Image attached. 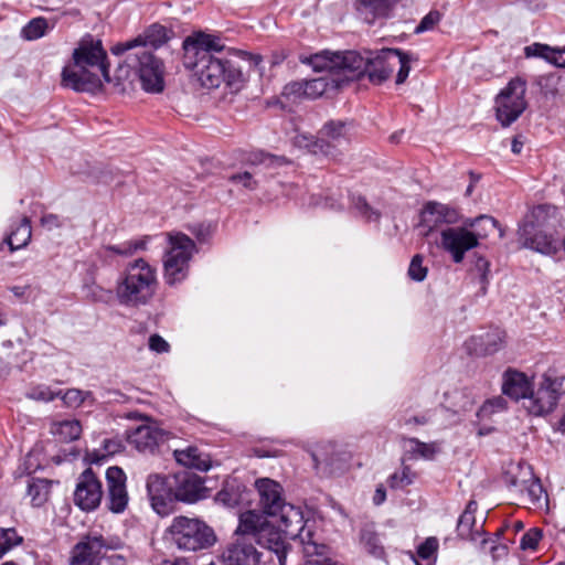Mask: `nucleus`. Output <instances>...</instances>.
<instances>
[{"mask_svg":"<svg viewBox=\"0 0 565 565\" xmlns=\"http://www.w3.org/2000/svg\"><path fill=\"white\" fill-rule=\"evenodd\" d=\"M411 469L408 467H404L401 472H394L390 476L387 482L392 489H402L413 482L409 476Z\"/></svg>","mask_w":565,"mask_h":565,"instance_id":"nucleus-53","label":"nucleus"},{"mask_svg":"<svg viewBox=\"0 0 565 565\" xmlns=\"http://www.w3.org/2000/svg\"><path fill=\"white\" fill-rule=\"evenodd\" d=\"M555 209L550 205H537L527 213L519 225V242L523 247L544 255H555L561 247L554 236L552 216Z\"/></svg>","mask_w":565,"mask_h":565,"instance_id":"nucleus-6","label":"nucleus"},{"mask_svg":"<svg viewBox=\"0 0 565 565\" xmlns=\"http://www.w3.org/2000/svg\"><path fill=\"white\" fill-rule=\"evenodd\" d=\"M192 233L195 235L198 241L204 242L206 237L210 235L209 227H205L204 225L200 224L192 228Z\"/></svg>","mask_w":565,"mask_h":565,"instance_id":"nucleus-62","label":"nucleus"},{"mask_svg":"<svg viewBox=\"0 0 565 565\" xmlns=\"http://www.w3.org/2000/svg\"><path fill=\"white\" fill-rule=\"evenodd\" d=\"M407 441L409 443V452L413 456H418L424 459H433L436 454V446L434 443L427 444L423 443L417 438H408Z\"/></svg>","mask_w":565,"mask_h":565,"instance_id":"nucleus-44","label":"nucleus"},{"mask_svg":"<svg viewBox=\"0 0 565 565\" xmlns=\"http://www.w3.org/2000/svg\"><path fill=\"white\" fill-rule=\"evenodd\" d=\"M103 499V486L92 468L79 476L74 492V502L83 511L95 510Z\"/></svg>","mask_w":565,"mask_h":565,"instance_id":"nucleus-17","label":"nucleus"},{"mask_svg":"<svg viewBox=\"0 0 565 565\" xmlns=\"http://www.w3.org/2000/svg\"><path fill=\"white\" fill-rule=\"evenodd\" d=\"M276 521L278 522V526H275L268 522L267 524L263 525L259 531H257V535L254 537V540L262 547L274 552L278 557L279 565H286L287 547L282 533L285 535L287 534L282 523L278 519H276Z\"/></svg>","mask_w":565,"mask_h":565,"instance_id":"nucleus-22","label":"nucleus"},{"mask_svg":"<svg viewBox=\"0 0 565 565\" xmlns=\"http://www.w3.org/2000/svg\"><path fill=\"white\" fill-rule=\"evenodd\" d=\"M340 87L341 79H338L333 76V74L328 73L326 76L306 81V98L316 99Z\"/></svg>","mask_w":565,"mask_h":565,"instance_id":"nucleus-29","label":"nucleus"},{"mask_svg":"<svg viewBox=\"0 0 565 565\" xmlns=\"http://www.w3.org/2000/svg\"><path fill=\"white\" fill-rule=\"evenodd\" d=\"M147 497L152 510L160 516L172 513L174 508V491L170 475L150 473L146 480Z\"/></svg>","mask_w":565,"mask_h":565,"instance_id":"nucleus-14","label":"nucleus"},{"mask_svg":"<svg viewBox=\"0 0 565 565\" xmlns=\"http://www.w3.org/2000/svg\"><path fill=\"white\" fill-rule=\"evenodd\" d=\"M358 1V10H365L372 13V19L369 22H372L376 17H384L387 14L391 0H356Z\"/></svg>","mask_w":565,"mask_h":565,"instance_id":"nucleus-39","label":"nucleus"},{"mask_svg":"<svg viewBox=\"0 0 565 565\" xmlns=\"http://www.w3.org/2000/svg\"><path fill=\"white\" fill-rule=\"evenodd\" d=\"M543 536V532L541 529L533 527L525 532L521 539L520 547L523 551L526 550H536L539 542Z\"/></svg>","mask_w":565,"mask_h":565,"instance_id":"nucleus-51","label":"nucleus"},{"mask_svg":"<svg viewBox=\"0 0 565 565\" xmlns=\"http://www.w3.org/2000/svg\"><path fill=\"white\" fill-rule=\"evenodd\" d=\"M74 66H65L62 84L76 92L95 93L103 87V79L110 83L107 54L102 41L83 40L73 53Z\"/></svg>","mask_w":565,"mask_h":565,"instance_id":"nucleus-4","label":"nucleus"},{"mask_svg":"<svg viewBox=\"0 0 565 565\" xmlns=\"http://www.w3.org/2000/svg\"><path fill=\"white\" fill-rule=\"evenodd\" d=\"M311 458L316 469H321L326 473H334L343 468L348 461V454L339 449L335 443L326 441L313 448Z\"/></svg>","mask_w":565,"mask_h":565,"instance_id":"nucleus-21","label":"nucleus"},{"mask_svg":"<svg viewBox=\"0 0 565 565\" xmlns=\"http://www.w3.org/2000/svg\"><path fill=\"white\" fill-rule=\"evenodd\" d=\"M430 419V416L428 413H425V414H422V415H418V416H412V417H404L402 419H399V424L401 425H404V426H409V425H426Z\"/></svg>","mask_w":565,"mask_h":565,"instance_id":"nucleus-58","label":"nucleus"},{"mask_svg":"<svg viewBox=\"0 0 565 565\" xmlns=\"http://www.w3.org/2000/svg\"><path fill=\"white\" fill-rule=\"evenodd\" d=\"M510 486L521 488V490L524 489L529 498V503L535 508H541L543 501L546 502L545 490L540 480L535 479L533 476H531L529 480H523L521 483H519L515 478H512L510 480Z\"/></svg>","mask_w":565,"mask_h":565,"instance_id":"nucleus-31","label":"nucleus"},{"mask_svg":"<svg viewBox=\"0 0 565 565\" xmlns=\"http://www.w3.org/2000/svg\"><path fill=\"white\" fill-rule=\"evenodd\" d=\"M170 480L177 501L194 503L205 499L209 494V490L204 486V479L191 471L183 470L172 473Z\"/></svg>","mask_w":565,"mask_h":565,"instance_id":"nucleus-16","label":"nucleus"},{"mask_svg":"<svg viewBox=\"0 0 565 565\" xmlns=\"http://www.w3.org/2000/svg\"><path fill=\"white\" fill-rule=\"evenodd\" d=\"M61 395V391L53 392L46 385H36L31 387L25 396L30 399L39 401V402H51Z\"/></svg>","mask_w":565,"mask_h":565,"instance_id":"nucleus-45","label":"nucleus"},{"mask_svg":"<svg viewBox=\"0 0 565 565\" xmlns=\"http://www.w3.org/2000/svg\"><path fill=\"white\" fill-rule=\"evenodd\" d=\"M23 543V537L14 527H0V558L14 546Z\"/></svg>","mask_w":565,"mask_h":565,"instance_id":"nucleus-38","label":"nucleus"},{"mask_svg":"<svg viewBox=\"0 0 565 565\" xmlns=\"http://www.w3.org/2000/svg\"><path fill=\"white\" fill-rule=\"evenodd\" d=\"M230 181L234 183H242L244 188L249 190H253L256 186V181H254L252 174L247 171L231 175Z\"/></svg>","mask_w":565,"mask_h":565,"instance_id":"nucleus-57","label":"nucleus"},{"mask_svg":"<svg viewBox=\"0 0 565 565\" xmlns=\"http://www.w3.org/2000/svg\"><path fill=\"white\" fill-rule=\"evenodd\" d=\"M424 257L420 254H416L413 256L409 267H408V276L412 280L423 281L428 273V268L423 265Z\"/></svg>","mask_w":565,"mask_h":565,"instance_id":"nucleus-48","label":"nucleus"},{"mask_svg":"<svg viewBox=\"0 0 565 565\" xmlns=\"http://www.w3.org/2000/svg\"><path fill=\"white\" fill-rule=\"evenodd\" d=\"M47 28L45 18H34L22 29V35L26 40H38L45 35Z\"/></svg>","mask_w":565,"mask_h":565,"instance_id":"nucleus-41","label":"nucleus"},{"mask_svg":"<svg viewBox=\"0 0 565 565\" xmlns=\"http://www.w3.org/2000/svg\"><path fill=\"white\" fill-rule=\"evenodd\" d=\"M51 433L60 440L68 443L77 439L82 433V426L76 419L55 422L51 426Z\"/></svg>","mask_w":565,"mask_h":565,"instance_id":"nucleus-32","label":"nucleus"},{"mask_svg":"<svg viewBox=\"0 0 565 565\" xmlns=\"http://www.w3.org/2000/svg\"><path fill=\"white\" fill-rule=\"evenodd\" d=\"M223 565H262V553L245 537L228 543L220 555Z\"/></svg>","mask_w":565,"mask_h":565,"instance_id":"nucleus-20","label":"nucleus"},{"mask_svg":"<svg viewBox=\"0 0 565 565\" xmlns=\"http://www.w3.org/2000/svg\"><path fill=\"white\" fill-rule=\"evenodd\" d=\"M367 60L369 54L363 56L355 51L343 53L326 51L312 55L310 64L315 71H326L333 74L335 78L341 79L342 85L344 82L359 79L364 76Z\"/></svg>","mask_w":565,"mask_h":565,"instance_id":"nucleus-8","label":"nucleus"},{"mask_svg":"<svg viewBox=\"0 0 565 565\" xmlns=\"http://www.w3.org/2000/svg\"><path fill=\"white\" fill-rule=\"evenodd\" d=\"M550 63H553L559 67H565V46L553 47V54Z\"/></svg>","mask_w":565,"mask_h":565,"instance_id":"nucleus-60","label":"nucleus"},{"mask_svg":"<svg viewBox=\"0 0 565 565\" xmlns=\"http://www.w3.org/2000/svg\"><path fill=\"white\" fill-rule=\"evenodd\" d=\"M90 395V392H84L77 388H70L64 393L61 391V395L58 397L62 398L63 403L67 407H78Z\"/></svg>","mask_w":565,"mask_h":565,"instance_id":"nucleus-46","label":"nucleus"},{"mask_svg":"<svg viewBox=\"0 0 565 565\" xmlns=\"http://www.w3.org/2000/svg\"><path fill=\"white\" fill-rule=\"evenodd\" d=\"M169 343L159 334H152L149 338V349L157 353H164L169 351Z\"/></svg>","mask_w":565,"mask_h":565,"instance_id":"nucleus-56","label":"nucleus"},{"mask_svg":"<svg viewBox=\"0 0 565 565\" xmlns=\"http://www.w3.org/2000/svg\"><path fill=\"white\" fill-rule=\"evenodd\" d=\"M170 249L163 262L166 282L173 286L189 274V263L195 252V243L183 233H169Z\"/></svg>","mask_w":565,"mask_h":565,"instance_id":"nucleus-11","label":"nucleus"},{"mask_svg":"<svg viewBox=\"0 0 565 565\" xmlns=\"http://www.w3.org/2000/svg\"><path fill=\"white\" fill-rule=\"evenodd\" d=\"M476 518L475 515L461 514L457 524V534L461 540L477 541L479 536L483 534L482 526L480 530L475 529Z\"/></svg>","mask_w":565,"mask_h":565,"instance_id":"nucleus-36","label":"nucleus"},{"mask_svg":"<svg viewBox=\"0 0 565 565\" xmlns=\"http://www.w3.org/2000/svg\"><path fill=\"white\" fill-rule=\"evenodd\" d=\"M360 541L369 554L377 558L384 557V547L381 543L379 534L374 531L373 526L365 525L361 529Z\"/></svg>","mask_w":565,"mask_h":565,"instance_id":"nucleus-34","label":"nucleus"},{"mask_svg":"<svg viewBox=\"0 0 565 565\" xmlns=\"http://www.w3.org/2000/svg\"><path fill=\"white\" fill-rule=\"evenodd\" d=\"M90 296L95 301H107L111 297V291L99 286H92Z\"/></svg>","mask_w":565,"mask_h":565,"instance_id":"nucleus-59","label":"nucleus"},{"mask_svg":"<svg viewBox=\"0 0 565 565\" xmlns=\"http://www.w3.org/2000/svg\"><path fill=\"white\" fill-rule=\"evenodd\" d=\"M52 482L47 479L33 478L28 486V493L34 507H42L49 499Z\"/></svg>","mask_w":565,"mask_h":565,"instance_id":"nucleus-35","label":"nucleus"},{"mask_svg":"<svg viewBox=\"0 0 565 565\" xmlns=\"http://www.w3.org/2000/svg\"><path fill=\"white\" fill-rule=\"evenodd\" d=\"M505 408H507L505 398L502 396H495L493 398L486 401L482 404V406L478 411V416L481 418L489 417L493 413L504 411Z\"/></svg>","mask_w":565,"mask_h":565,"instance_id":"nucleus-47","label":"nucleus"},{"mask_svg":"<svg viewBox=\"0 0 565 565\" xmlns=\"http://www.w3.org/2000/svg\"><path fill=\"white\" fill-rule=\"evenodd\" d=\"M305 84L306 81L290 82L284 86L281 95L292 100L306 98Z\"/></svg>","mask_w":565,"mask_h":565,"instance_id":"nucleus-49","label":"nucleus"},{"mask_svg":"<svg viewBox=\"0 0 565 565\" xmlns=\"http://www.w3.org/2000/svg\"><path fill=\"white\" fill-rule=\"evenodd\" d=\"M267 523L268 521L264 518V515L257 513L256 511L249 510L241 514L237 532L255 537L257 535V531H259L260 527Z\"/></svg>","mask_w":565,"mask_h":565,"instance_id":"nucleus-33","label":"nucleus"},{"mask_svg":"<svg viewBox=\"0 0 565 565\" xmlns=\"http://www.w3.org/2000/svg\"><path fill=\"white\" fill-rule=\"evenodd\" d=\"M353 207L359 212V214L364 217L366 221L377 222L381 217V213L373 209L366 201V199L362 195H353L351 199Z\"/></svg>","mask_w":565,"mask_h":565,"instance_id":"nucleus-42","label":"nucleus"},{"mask_svg":"<svg viewBox=\"0 0 565 565\" xmlns=\"http://www.w3.org/2000/svg\"><path fill=\"white\" fill-rule=\"evenodd\" d=\"M565 373L555 366L548 367L540 381L532 384L527 402H523L524 408L530 415L544 416L554 411L562 395Z\"/></svg>","mask_w":565,"mask_h":565,"instance_id":"nucleus-9","label":"nucleus"},{"mask_svg":"<svg viewBox=\"0 0 565 565\" xmlns=\"http://www.w3.org/2000/svg\"><path fill=\"white\" fill-rule=\"evenodd\" d=\"M41 224L49 230L60 227L62 225L60 217L56 214H45L41 217Z\"/></svg>","mask_w":565,"mask_h":565,"instance_id":"nucleus-61","label":"nucleus"},{"mask_svg":"<svg viewBox=\"0 0 565 565\" xmlns=\"http://www.w3.org/2000/svg\"><path fill=\"white\" fill-rule=\"evenodd\" d=\"M163 439V434L160 429L142 425L137 427L129 436L128 441L140 452L152 454L158 447L159 443Z\"/></svg>","mask_w":565,"mask_h":565,"instance_id":"nucleus-26","label":"nucleus"},{"mask_svg":"<svg viewBox=\"0 0 565 565\" xmlns=\"http://www.w3.org/2000/svg\"><path fill=\"white\" fill-rule=\"evenodd\" d=\"M412 55L399 49H384L380 52H369L367 65L364 75L372 84L380 85L390 78L392 73L398 68L396 84L406 81L411 66Z\"/></svg>","mask_w":565,"mask_h":565,"instance_id":"nucleus-10","label":"nucleus"},{"mask_svg":"<svg viewBox=\"0 0 565 565\" xmlns=\"http://www.w3.org/2000/svg\"><path fill=\"white\" fill-rule=\"evenodd\" d=\"M465 225L475 228L472 232L486 233V238L495 230H499L501 237L503 236V231L500 227L499 222L489 215H480L476 218L468 220Z\"/></svg>","mask_w":565,"mask_h":565,"instance_id":"nucleus-37","label":"nucleus"},{"mask_svg":"<svg viewBox=\"0 0 565 565\" xmlns=\"http://www.w3.org/2000/svg\"><path fill=\"white\" fill-rule=\"evenodd\" d=\"M158 288L157 270L143 258L127 264L116 284V297L121 306L138 308L148 305Z\"/></svg>","mask_w":565,"mask_h":565,"instance_id":"nucleus-5","label":"nucleus"},{"mask_svg":"<svg viewBox=\"0 0 565 565\" xmlns=\"http://www.w3.org/2000/svg\"><path fill=\"white\" fill-rule=\"evenodd\" d=\"M32 237L31 221L28 216L22 217L20 223L4 238L10 252L28 246Z\"/></svg>","mask_w":565,"mask_h":565,"instance_id":"nucleus-30","label":"nucleus"},{"mask_svg":"<svg viewBox=\"0 0 565 565\" xmlns=\"http://www.w3.org/2000/svg\"><path fill=\"white\" fill-rule=\"evenodd\" d=\"M532 384L525 373L509 369L503 374L502 392L511 399L527 402Z\"/></svg>","mask_w":565,"mask_h":565,"instance_id":"nucleus-24","label":"nucleus"},{"mask_svg":"<svg viewBox=\"0 0 565 565\" xmlns=\"http://www.w3.org/2000/svg\"><path fill=\"white\" fill-rule=\"evenodd\" d=\"M120 447H121V445L117 440L107 439L104 441V449L108 454L113 455V454L117 452L120 449Z\"/></svg>","mask_w":565,"mask_h":565,"instance_id":"nucleus-63","label":"nucleus"},{"mask_svg":"<svg viewBox=\"0 0 565 565\" xmlns=\"http://www.w3.org/2000/svg\"><path fill=\"white\" fill-rule=\"evenodd\" d=\"M456 209L438 202H428L422 211V223L428 227L441 224H454L458 221Z\"/></svg>","mask_w":565,"mask_h":565,"instance_id":"nucleus-25","label":"nucleus"},{"mask_svg":"<svg viewBox=\"0 0 565 565\" xmlns=\"http://www.w3.org/2000/svg\"><path fill=\"white\" fill-rule=\"evenodd\" d=\"M183 65L195 72L201 85L207 89L225 83L233 92H239L245 84V75L232 61L215 55L224 45L215 35L196 32L183 41Z\"/></svg>","mask_w":565,"mask_h":565,"instance_id":"nucleus-2","label":"nucleus"},{"mask_svg":"<svg viewBox=\"0 0 565 565\" xmlns=\"http://www.w3.org/2000/svg\"><path fill=\"white\" fill-rule=\"evenodd\" d=\"M504 340L505 332L495 327L483 334L471 337L467 342V347L470 353L476 355H490L498 352L504 345Z\"/></svg>","mask_w":565,"mask_h":565,"instance_id":"nucleus-23","label":"nucleus"},{"mask_svg":"<svg viewBox=\"0 0 565 565\" xmlns=\"http://www.w3.org/2000/svg\"><path fill=\"white\" fill-rule=\"evenodd\" d=\"M473 266L475 269L479 273V284L481 285L482 294H484L488 285L490 263L483 256L476 254Z\"/></svg>","mask_w":565,"mask_h":565,"instance_id":"nucleus-52","label":"nucleus"},{"mask_svg":"<svg viewBox=\"0 0 565 565\" xmlns=\"http://www.w3.org/2000/svg\"><path fill=\"white\" fill-rule=\"evenodd\" d=\"M146 247H147V237L137 239V241L125 242L119 245H109V246H106L105 249L113 252L117 255L128 257V256L134 255L138 250H145Z\"/></svg>","mask_w":565,"mask_h":565,"instance_id":"nucleus-40","label":"nucleus"},{"mask_svg":"<svg viewBox=\"0 0 565 565\" xmlns=\"http://www.w3.org/2000/svg\"><path fill=\"white\" fill-rule=\"evenodd\" d=\"M255 488L259 495L262 512L267 516L278 519L285 527L287 536L299 539L306 556L323 555L326 544L313 541V534L306 529L302 511L286 502L280 483L269 478H259L255 481Z\"/></svg>","mask_w":565,"mask_h":565,"instance_id":"nucleus-3","label":"nucleus"},{"mask_svg":"<svg viewBox=\"0 0 565 565\" xmlns=\"http://www.w3.org/2000/svg\"><path fill=\"white\" fill-rule=\"evenodd\" d=\"M437 550L438 540L436 537H428L418 546L417 555L430 565V561L435 558Z\"/></svg>","mask_w":565,"mask_h":565,"instance_id":"nucleus-50","label":"nucleus"},{"mask_svg":"<svg viewBox=\"0 0 565 565\" xmlns=\"http://www.w3.org/2000/svg\"><path fill=\"white\" fill-rule=\"evenodd\" d=\"M524 51L526 56H539L545 58L548 62H551V57L553 54V47L540 43L529 45L525 47Z\"/></svg>","mask_w":565,"mask_h":565,"instance_id":"nucleus-54","label":"nucleus"},{"mask_svg":"<svg viewBox=\"0 0 565 565\" xmlns=\"http://www.w3.org/2000/svg\"><path fill=\"white\" fill-rule=\"evenodd\" d=\"M526 82L512 78L495 97V116L503 127L514 122L526 109Z\"/></svg>","mask_w":565,"mask_h":565,"instance_id":"nucleus-12","label":"nucleus"},{"mask_svg":"<svg viewBox=\"0 0 565 565\" xmlns=\"http://www.w3.org/2000/svg\"><path fill=\"white\" fill-rule=\"evenodd\" d=\"M170 33L166 26L154 23L137 38L114 45V55H125V65L119 66L117 78L128 77L132 71L138 75L143 90L152 94L163 92L164 65L152 51L164 45L170 40Z\"/></svg>","mask_w":565,"mask_h":565,"instance_id":"nucleus-1","label":"nucleus"},{"mask_svg":"<svg viewBox=\"0 0 565 565\" xmlns=\"http://www.w3.org/2000/svg\"><path fill=\"white\" fill-rule=\"evenodd\" d=\"M126 481L127 477L121 468L113 466L106 470L107 508L114 513H122L128 505Z\"/></svg>","mask_w":565,"mask_h":565,"instance_id":"nucleus-19","label":"nucleus"},{"mask_svg":"<svg viewBox=\"0 0 565 565\" xmlns=\"http://www.w3.org/2000/svg\"><path fill=\"white\" fill-rule=\"evenodd\" d=\"M173 457L178 463L200 471H207L212 466L210 455L202 451L196 446H188L184 449H175L173 451Z\"/></svg>","mask_w":565,"mask_h":565,"instance_id":"nucleus-27","label":"nucleus"},{"mask_svg":"<svg viewBox=\"0 0 565 565\" xmlns=\"http://www.w3.org/2000/svg\"><path fill=\"white\" fill-rule=\"evenodd\" d=\"M484 238L486 233L471 232L467 226L447 227L440 233V246L450 254L455 264H460L466 253L476 248L479 241Z\"/></svg>","mask_w":565,"mask_h":565,"instance_id":"nucleus-13","label":"nucleus"},{"mask_svg":"<svg viewBox=\"0 0 565 565\" xmlns=\"http://www.w3.org/2000/svg\"><path fill=\"white\" fill-rule=\"evenodd\" d=\"M108 548L103 535H84L72 547L68 565H100Z\"/></svg>","mask_w":565,"mask_h":565,"instance_id":"nucleus-15","label":"nucleus"},{"mask_svg":"<svg viewBox=\"0 0 565 565\" xmlns=\"http://www.w3.org/2000/svg\"><path fill=\"white\" fill-rule=\"evenodd\" d=\"M440 18L441 14L438 11H430L422 19L419 24L416 26V33L434 29V26L440 21Z\"/></svg>","mask_w":565,"mask_h":565,"instance_id":"nucleus-55","label":"nucleus"},{"mask_svg":"<svg viewBox=\"0 0 565 565\" xmlns=\"http://www.w3.org/2000/svg\"><path fill=\"white\" fill-rule=\"evenodd\" d=\"M353 128L352 120L327 121L319 131L320 150L327 156L335 157V148L349 142Z\"/></svg>","mask_w":565,"mask_h":565,"instance_id":"nucleus-18","label":"nucleus"},{"mask_svg":"<svg viewBox=\"0 0 565 565\" xmlns=\"http://www.w3.org/2000/svg\"><path fill=\"white\" fill-rule=\"evenodd\" d=\"M215 500L225 507L234 508L247 500L246 488L237 479L227 480L217 492Z\"/></svg>","mask_w":565,"mask_h":565,"instance_id":"nucleus-28","label":"nucleus"},{"mask_svg":"<svg viewBox=\"0 0 565 565\" xmlns=\"http://www.w3.org/2000/svg\"><path fill=\"white\" fill-rule=\"evenodd\" d=\"M168 540L178 548L185 552H198L214 545V530L198 518L185 515L174 516L166 530Z\"/></svg>","mask_w":565,"mask_h":565,"instance_id":"nucleus-7","label":"nucleus"},{"mask_svg":"<svg viewBox=\"0 0 565 565\" xmlns=\"http://www.w3.org/2000/svg\"><path fill=\"white\" fill-rule=\"evenodd\" d=\"M385 499H386L385 489L383 488V486L377 487L375 490L374 497H373L374 504L380 505L385 501Z\"/></svg>","mask_w":565,"mask_h":565,"instance_id":"nucleus-64","label":"nucleus"},{"mask_svg":"<svg viewBox=\"0 0 565 565\" xmlns=\"http://www.w3.org/2000/svg\"><path fill=\"white\" fill-rule=\"evenodd\" d=\"M500 533L495 535V539L484 537L480 542V550L482 552L489 551L494 561L501 559L508 555V546L504 544H498Z\"/></svg>","mask_w":565,"mask_h":565,"instance_id":"nucleus-43","label":"nucleus"}]
</instances>
